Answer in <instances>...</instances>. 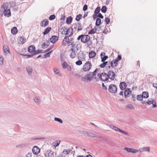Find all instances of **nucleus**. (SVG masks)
Here are the masks:
<instances>
[{
    "instance_id": "nucleus-1",
    "label": "nucleus",
    "mask_w": 157,
    "mask_h": 157,
    "mask_svg": "<svg viewBox=\"0 0 157 157\" xmlns=\"http://www.w3.org/2000/svg\"><path fill=\"white\" fill-rule=\"evenodd\" d=\"M9 5L7 3H5L2 5L0 9V12L2 14L4 13L5 16L8 17L11 16L10 10L8 9Z\"/></svg>"
},
{
    "instance_id": "nucleus-2",
    "label": "nucleus",
    "mask_w": 157,
    "mask_h": 157,
    "mask_svg": "<svg viewBox=\"0 0 157 157\" xmlns=\"http://www.w3.org/2000/svg\"><path fill=\"white\" fill-rule=\"evenodd\" d=\"M117 90V87L115 84H111L109 87V91L111 93H115Z\"/></svg>"
},
{
    "instance_id": "nucleus-3",
    "label": "nucleus",
    "mask_w": 157,
    "mask_h": 157,
    "mask_svg": "<svg viewBox=\"0 0 157 157\" xmlns=\"http://www.w3.org/2000/svg\"><path fill=\"white\" fill-rule=\"evenodd\" d=\"M92 66L91 63L90 62H87L83 65V69L85 71H89L90 70Z\"/></svg>"
},
{
    "instance_id": "nucleus-4",
    "label": "nucleus",
    "mask_w": 157,
    "mask_h": 157,
    "mask_svg": "<svg viewBox=\"0 0 157 157\" xmlns=\"http://www.w3.org/2000/svg\"><path fill=\"white\" fill-rule=\"evenodd\" d=\"M110 127L111 128H112V129L114 130H115V131L121 132L124 134L127 135V136L128 135H129L128 133L127 132L125 131H123V130H122L121 129L116 127L114 126L113 125H110Z\"/></svg>"
},
{
    "instance_id": "nucleus-5",
    "label": "nucleus",
    "mask_w": 157,
    "mask_h": 157,
    "mask_svg": "<svg viewBox=\"0 0 157 157\" xmlns=\"http://www.w3.org/2000/svg\"><path fill=\"white\" fill-rule=\"evenodd\" d=\"M90 39V36L88 35H82L81 42L84 43H86Z\"/></svg>"
},
{
    "instance_id": "nucleus-6",
    "label": "nucleus",
    "mask_w": 157,
    "mask_h": 157,
    "mask_svg": "<svg viewBox=\"0 0 157 157\" xmlns=\"http://www.w3.org/2000/svg\"><path fill=\"white\" fill-rule=\"evenodd\" d=\"M107 77L109 79L113 80L115 78V73L112 71H109L107 74Z\"/></svg>"
},
{
    "instance_id": "nucleus-7",
    "label": "nucleus",
    "mask_w": 157,
    "mask_h": 157,
    "mask_svg": "<svg viewBox=\"0 0 157 157\" xmlns=\"http://www.w3.org/2000/svg\"><path fill=\"white\" fill-rule=\"evenodd\" d=\"M99 78L102 81H105L108 80L107 74L105 73H102L100 75Z\"/></svg>"
},
{
    "instance_id": "nucleus-8",
    "label": "nucleus",
    "mask_w": 157,
    "mask_h": 157,
    "mask_svg": "<svg viewBox=\"0 0 157 157\" xmlns=\"http://www.w3.org/2000/svg\"><path fill=\"white\" fill-rule=\"evenodd\" d=\"M74 28L75 30L77 31L82 30L83 28L80 23L78 22L74 25Z\"/></svg>"
},
{
    "instance_id": "nucleus-9",
    "label": "nucleus",
    "mask_w": 157,
    "mask_h": 157,
    "mask_svg": "<svg viewBox=\"0 0 157 157\" xmlns=\"http://www.w3.org/2000/svg\"><path fill=\"white\" fill-rule=\"evenodd\" d=\"M132 92L130 89L127 88L124 91V95L125 98L128 97L131 94Z\"/></svg>"
},
{
    "instance_id": "nucleus-10",
    "label": "nucleus",
    "mask_w": 157,
    "mask_h": 157,
    "mask_svg": "<svg viewBox=\"0 0 157 157\" xmlns=\"http://www.w3.org/2000/svg\"><path fill=\"white\" fill-rule=\"evenodd\" d=\"M36 49V48L34 45H31L29 46L28 49V51L29 52L34 54Z\"/></svg>"
},
{
    "instance_id": "nucleus-11",
    "label": "nucleus",
    "mask_w": 157,
    "mask_h": 157,
    "mask_svg": "<svg viewBox=\"0 0 157 157\" xmlns=\"http://www.w3.org/2000/svg\"><path fill=\"white\" fill-rule=\"evenodd\" d=\"M40 148L36 146H34L32 149V151L35 154H37L40 152Z\"/></svg>"
},
{
    "instance_id": "nucleus-12",
    "label": "nucleus",
    "mask_w": 157,
    "mask_h": 157,
    "mask_svg": "<svg viewBox=\"0 0 157 157\" xmlns=\"http://www.w3.org/2000/svg\"><path fill=\"white\" fill-rule=\"evenodd\" d=\"M124 149L126 150L128 152H131L132 153H136L139 151V150H138L135 149L133 148L125 147Z\"/></svg>"
},
{
    "instance_id": "nucleus-13",
    "label": "nucleus",
    "mask_w": 157,
    "mask_h": 157,
    "mask_svg": "<svg viewBox=\"0 0 157 157\" xmlns=\"http://www.w3.org/2000/svg\"><path fill=\"white\" fill-rule=\"evenodd\" d=\"M58 39V37L56 36H53L50 38V41L53 43H55Z\"/></svg>"
},
{
    "instance_id": "nucleus-14",
    "label": "nucleus",
    "mask_w": 157,
    "mask_h": 157,
    "mask_svg": "<svg viewBox=\"0 0 157 157\" xmlns=\"http://www.w3.org/2000/svg\"><path fill=\"white\" fill-rule=\"evenodd\" d=\"M26 69L28 74L29 75H31L33 71V67L31 66H27L26 67Z\"/></svg>"
},
{
    "instance_id": "nucleus-15",
    "label": "nucleus",
    "mask_w": 157,
    "mask_h": 157,
    "mask_svg": "<svg viewBox=\"0 0 157 157\" xmlns=\"http://www.w3.org/2000/svg\"><path fill=\"white\" fill-rule=\"evenodd\" d=\"M48 20L47 19H44L41 22L40 25L42 27H45L48 25Z\"/></svg>"
},
{
    "instance_id": "nucleus-16",
    "label": "nucleus",
    "mask_w": 157,
    "mask_h": 157,
    "mask_svg": "<svg viewBox=\"0 0 157 157\" xmlns=\"http://www.w3.org/2000/svg\"><path fill=\"white\" fill-rule=\"evenodd\" d=\"M126 84L124 82H121L120 84V87L121 90H123L126 87Z\"/></svg>"
},
{
    "instance_id": "nucleus-17",
    "label": "nucleus",
    "mask_w": 157,
    "mask_h": 157,
    "mask_svg": "<svg viewBox=\"0 0 157 157\" xmlns=\"http://www.w3.org/2000/svg\"><path fill=\"white\" fill-rule=\"evenodd\" d=\"M105 53L104 52H101V61L102 62H104L108 58V56H104Z\"/></svg>"
},
{
    "instance_id": "nucleus-18",
    "label": "nucleus",
    "mask_w": 157,
    "mask_h": 157,
    "mask_svg": "<svg viewBox=\"0 0 157 157\" xmlns=\"http://www.w3.org/2000/svg\"><path fill=\"white\" fill-rule=\"evenodd\" d=\"M33 99L35 103L37 105H39L41 103V99L37 97H34Z\"/></svg>"
},
{
    "instance_id": "nucleus-19",
    "label": "nucleus",
    "mask_w": 157,
    "mask_h": 157,
    "mask_svg": "<svg viewBox=\"0 0 157 157\" xmlns=\"http://www.w3.org/2000/svg\"><path fill=\"white\" fill-rule=\"evenodd\" d=\"M139 151L140 152H142L144 151H150V149L149 147H144L142 148H140Z\"/></svg>"
},
{
    "instance_id": "nucleus-20",
    "label": "nucleus",
    "mask_w": 157,
    "mask_h": 157,
    "mask_svg": "<svg viewBox=\"0 0 157 157\" xmlns=\"http://www.w3.org/2000/svg\"><path fill=\"white\" fill-rule=\"evenodd\" d=\"M111 66L113 67H116L118 64V61L117 60H116L115 59H113L112 61L111 62Z\"/></svg>"
},
{
    "instance_id": "nucleus-21",
    "label": "nucleus",
    "mask_w": 157,
    "mask_h": 157,
    "mask_svg": "<svg viewBox=\"0 0 157 157\" xmlns=\"http://www.w3.org/2000/svg\"><path fill=\"white\" fill-rule=\"evenodd\" d=\"M95 52L93 51H92L89 53V56L90 58H92L96 56Z\"/></svg>"
},
{
    "instance_id": "nucleus-22",
    "label": "nucleus",
    "mask_w": 157,
    "mask_h": 157,
    "mask_svg": "<svg viewBox=\"0 0 157 157\" xmlns=\"http://www.w3.org/2000/svg\"><path fill=\"white\" fill-rule=\"evenodd\" d=\"M71 28H69L67 30V28H64L63 29V31L64 32H66V33H65L66 36H68L69 35V33L70 32V31L71 30Z\"/></svg>"
},
{
    "instance_id": "nucleus-23",
    "label": "nucleus",
    "mask_w": 157,
    "mask_h": 157,
    "mask_svg": "<svg viewBox=\"0 0 157 157\" xmlns=\"http://www.w3.org/2000/svg\"><path fill=\"white\" fill-rule=\"evenodd\" d=\"M82 80L84 82H86L87 81H90L91 80V78H90L88 77H86V76H85L84 77L82 78Z\"/></svg>"
},
{
    "instance_id": "nucleus-24",
    "label": "nucleus",
    "mask_w": 157,
    "mask_h": 157,
    "mask_svg": "<svg viewBox=\"0 0 157 157\" xmlns=\"http://www.w3.org/2000/svg\"><path fill=\"white\" fill-rule=\"evenodd\" d=\"M19 43L20 44H23L26 41V39L23 37H20L19 38Z\"/></svg>"
},
{
    "instance_id": "nucleus-25",
    "label": "nucleus",
    "mask_w": 157,
    "mask_h": 157,
    "mask_svg": "<svg viewBox=\"0 0 157 157\" xmlns=\"http://www.w3.org/2000/svg\"><path fill=\"white\" fill-rule=\"evenodd\" d=\"M11 32L13 34H16L17 32V28L16 27H13L11 30Z\"/></svg>"
},
{
    "instance_id": "nucleus-26",
    "label": "nucleus",
    "mask_w": 157,
    "mask_h": 157,
    "mask_svg": "<svg viewBox=\"0 0 157 157\" xmlns=\"http://www.w3.org/2000/svg\"><path fill=\"white\" fill-rule=\"evenodd\" d=\"M51 29V28L50 27H47L44 31L43 32V34L44 35H45L48 33Z\"/></svg>"
},
{
    "instance_id": "nucleus-27",
    "label": "nucleus",
    "mask_w": 157,
    "mask_h": 157,
    "mask_svg": "<svg viewBox=\"0 0 157 157\" xmlns=\"http://www.w3.org/2000/svg\"><path fill=\"white\" fill-rule=\"evenodd\" d=\"M71 151V150L70 149H64L62 153L64 155H68Z\"/></svg>"
},
{
    "instance_id": "nucleus-28",
    "label": "nucleus",
    "mask_w": 157,
    "mask_h": 157,
    "mask_svg": "<svg viewBox=\"0 0 157 157\" xmlns=\"http://www.w3.org/2000/svg\"><path fill=\"white\" fill-rule=\"evenodd\" d=\"M72 20V17L71 16H70L67 19L66 23L68 24H70L71 23Z\"/></svg>"
},
{
    "instance_id": "nucleus-29",
    "label": "nucleus",
    "mask_w": 157,
    "mask_h": 157,
    "mask_svg": "<svg viewBox=\"0 0 157 157\" xmlns=\"http://www.w3.org/2000/svg\"><path fill=\"white\" fill-rule=\"evenodd\" d=\"M71 50L72 51L70 55V57L71 58L73 59L75 57L76 54L75 52L73 51V49H72Z\"/></svg>"
},
{
    "instance_id": "nucleus-30",
    "label": "nucleus",
    "mask_w": 157,
    "mask_h": 157,
    "mask_svg": "<svg viewBox=\"0 0 157 157\" xmlns=\"http://www.w3.org/2000/svg\"><path fill=\"white\" fill-rule=\"evenodd\" d=\"M3 50L5 53L7 54L9 53V50L7 46L4 45L3 46Z\"/></svg>"
},
{
    "instance_id": "nucleus-31",
    "label": "nucleus",
    "mask_w": 157,
    "mask_h": 157,
    "mask_svg": "<svg viewBox=\"0 0 157 157\" xmlns=\"http://www.w3.org/2000/svg\"><path fill=\"white\" fill-rule=\"evenodd\" d=\"M101 23V19L99 18H97L96 19V26H99Z\"/></svg>"
},
{
    "instance_id": "nucleus-32",
    "label": "nucleus",
    "mask_w": 157,
    "mask_h": 157,
    "mask_svg": "<svg viewBox=\"0 0 157 157\" xmlns=\"http://www.w3.org/2000/svg\"><path fill=\"white\" fill-rule=\"evenodd\" d=\"M46 157H54V155L53 152L51 151L50 152L48 153V155H46Z\"/></svg>"
},
{
    "instance_id": "nucleus-33",
    "label": "nucleus",
    "mask_w": 157,
    "mask_h": 157,
    "mask_svg": "<svg viewBox=\"0 0 157 157\" xmlns=\"http://www.w3.org/2000/svg\"><path fill=\"white\" fill-rule=\"evenodd\" d=\"M49 44V42L48 41L46 42V43H44L42 44V48H47Z\"/></svg>"
},
{
    "instance_id": "nucleus-34",
    "label": "nucleus",
    "mask_w": 157,
    "mask_h": 157,
    "mask_svg": "<svg viewBox=\"0 0 157 157\" xmlns=\"http://www.w3.org/2000/svg\"><path fill=\"white\" fill-rule=\"evenodd\" d=\"M96 31V28H94L91 29L90 31H89L88 33L89 34H93L95 33Z\"/></svg>"
},
{
    "instance_id": "nucleus-35",
    "label": "nucleus",
    "mask_w": 157,
    "mask_h": 157,
    "mask_svg": "<svg viewBox=\"0 0 157 157\" xmlns=\"http://www.w3.org/2000/svg\"><path fill=\"white\" fill-rule=\"evenodd\" d=\"M63 68H66L68 66L67 63L65 61H63L61 62Z\"/></svg>"
},
{
    "instance_id": "nucleus-36",
    "label": "nucleus",
    "mask_w": 157,
    "mask_h": 157,
    "mask_svg": "<svg viewBox=\"0 0 157 157\" xmlns=\"http://www.w3.org/2000/svg\"><path fill=\"white\" fill-rule=\"evenodd\" d=\"M142 95L144 98H147L149 96L148 93L147 92H143Z\"/></svg>"
},
{
    "instance_id": "nucleus-37",
    "label": "nucleus",
    "mask_w": 157,
    "mask_h": 157,
    "mask_svg": "<svg viewBox=\"0 0 157 157\" xmlns=\"http://www.w3.org/2000/svg\"><path fill=\"white\" fill-rule=\"evenodd\" d=\"M87 136L90 137H95L97 136L95 134L90 132H89Z\"/></svg>"
},
{
    "instance_id": "nucleus-38",
    "label": "nucleus",
    "mask_w": 157,
    "mask_h": 157,
    "mask_svg": "<svg viewBox=\"0 0 157 157\" xmlns=\"http://www.w3.org/2000/svg\"><path fill=\"white\" fill-rule=\"evenodd\" d=\"M26 144H21L16 145V147L17 148H21L24 147L25 146Z\"/></svg>"
},
{
    "instance_id": "nucleus-39",
    "label": "nucleus",
    "mask_w": 157,
    "mask_h": 157,
    "mask_svg": "<svg viewBox=\"0 0 157 157\" xmlns=\"http://www.w3.org/2000/svg\"><path fill=\"white\" fill-rule=\"evenodd\" d=\"M107 10V8L105 6H103L101 10V11L103 13H105Z\"/></svg>"
},
{
    "instance_id": "nucleus-40",
    "label": "nucleus",
    "mask_w": 157,
    "mask_h": 157,
    "mask_svg": "<svg viewBox=\"0 0 157 157\" xmlns=\"http://www.w3.org/2000/svg\"><path fill=\"white\" fill-rule=\"evenodd\" d=\"M100 10V7H97L94 11V13L95 14L98 13Z\"/></svg>"
},
{
    "instance_id": "nucleus-41",
    "label": "nucleus",
    "mask_w": 157,
    "mask_h": 157,
    "mask_svg": "<svg viewBox=\"0 0 157 157\" xmlns=\"http://www.w3.org/2000/svg\"><path fill=\"white\" fill-rule=\"evenodd\" d=\"M69 37H70V36H66L64 37L63 41H65L67 42H68L70 40V38H69Z\"/></svg>"
},
{
    "instance_id": "nucleus-42",
    "label": "nucleus",
    "mask_w": 157,
    "mask_h": 157,
    "mask_svg": "<svg viewBox=\"0 0 157 157\" xmlns=\"http://www.w3.org/2000/svg\"><path fill=\"white\" fill-rule=\"evenodd\" d=\"M55 121H57L61 123H62L63 122V121L60 118H59L55 117L54 118Z\"/></svg>"
},
{
    "instance_id": "nucleus-43",
    "label": "nucleus",
    "mask_w": 157,
    "mask_h": 157,
    "mask_svg": "<svg viewBox=\"0 0 157 157\" xmlns=\"http://www.w3.org/2000/svg\"><path fill=\"white\" fill-rule=\"evenodd\" d=\"M72 74L73 75L76 76V77H81V75H80L78 73L76 72H72Z\"/></svg>"
},
{
    "instance_id": "nucleus-44",
    "label": "nucleus",
    "mask_w": 157,
    "mask_h": 157,
    "mask_svg": "<svg viewBox=\"0 0 157 157\" xmlns=\"http://www.w3.org/2000/svg\"><path fill=\"white\" fill-rule=\"evenodd\" d=\"M82 17V15L81 14H79L77 16L75 20L77 21H78L80 20L81 17Z\"/></svg>"
},
{
    "instance_id": "nucleus-45",
    "label": "nucleus",
    "mask_w": 157,
    "mask_h": 157,
    "mask_svg": "<svg viewBox=\"0 0 157 157\" xmlns=\"http://www.w3.org/2000/svg\"><path fill=\"white\" fill-rule=\"evenodd\" d=\"M103 63L100 64V67L101 68L104 67L106 65L108 62L107 61L103 62Z\"/></svg>"
},
{
    "instance_id": "nucleus-46",
    "label": "nucleus",
    "mask_w": 157,
    "mask_h": 157,
    "mask_svg": "<svg viewBox=\"0 0 157 157\" xmlns=\"http://www.w3.org/2000/svg\"><path fill=\"white\" fill-rule=\"evenodd\" d=\"M3 64V57L0 56V65L2 66Z\"/></svg>"
},
{
    "instance_id": "nucleus-47",
    "label": "nucleus",
    "mask_w": 157,
    "mask_h": 157,
    "mask_svg": "<svg viewBox=\"0 0 157 157\" xmlns=\"http://www.w3.org/2000/svg\"><path fill=\"white\" fill-rule=\"evenodd\" d=\"M143 98H144V97H143L142 95H138L137 96V99L139 101H142L143 99Z\"/></svg>"
},
{
    "instance_id": "nucleus-48",
    "label": "nucleus",
    "mask_w": 157,
    "mask_h": 157,
    "mask_svg": "<svg viewBox=\"0 0 157 157\" xmlns=\"http://www.w3.org/2000/svg\"><path fill=\"white\" fill-rule=\"evenodd\" d=\"M97 71V69H96L95 70L92 72H90L91 74V76L92 78H93L94 76L96 75V72Z\"/></svg>"
},
{
    "instance_id": "nucleus-49",
    "label": "nucleus",
    "mask_w": 157,
    "mask_h": 157,
    "mask_svg": "<svg viewBox=\"0 0 157 157\" xmlns=\"http://www.w3.org/2000/svg\"><path fill=\"white\" fill-rule=\"evenodd\" d=\"M56 16L54 14L51 15L49 18L50 20H52L55 19Z\"/></svg>"
},
{
    "instance_id": "nucleus-50",
    "label": "nucleus",
    "mask_w": 157,
    "mask_h": 157,
    "mask_svg": "<svg viewBox=\"0 0 157 157\" xmlns=\"http://www.w3.org/2000/svg\"><path fill=\"white\" fill-rule=\"evenodd\" d=\"M126 107L128 109H134V108L133 106L131 104L128 105L126 106Z\"/></svg>"
},
{
    "instance_id": "nucleus-51",
    "label": "nucleus",
    "mask_w": 157,
    "mask_h": 157,
    "mask_svg": "<svg viewBox=\"0 0 157 157\" xmlns=\"http://www.w3.org/2000/svg\"><path fill=\"white\" fill-rule=\"evenodd\" d=\"M52 52V51H50L49 52L45 53L44 54V58H46V57L48 56H50V54Z\"/></svg>"
},
{
    "instance_id": "nucleus-52",
    "label": "nucleus",
    "mask_w": 157,
    "mask_h": 157,
    "mask_svg": "<svg viewBox=\"0 0 157 157\" xmlns=\"http://www.w3.org/2000/svg\"><path fill=\"white\" fill-rule=\"evenodd\" d=\"M54 71L57 74H59V71L58 68H54Z\"/></svg>"
},
{
    "instance_id": "nucleus-53",
    "label": "nucleus",
    "mask_w": 157,
    "mask_h": 157,
    "mask_svg": "<svg viewBox=\"0 0 157 157\" xmlns=\"http://www.w3.org/2000/svg\"><path fill=\"white\" fill-rule=\"evenodd\" d=\"M60 141H59V142H58V141L57 140H56L55 142V144L54 145V146L55 147H57V146H58L59 145V144H60Z\"/></svg>"
},
{
    "instance_id": "nucleus-54",
    "label": "nucleus",
    "mask_w": 157,
    "mask_h": 157,
    "mask_svg": "<svg viewBox=\"0 0 157 157\" xmlns=\"http://www.w3.org/2000/svg\"><path fill=\"white\" fill-rule=\"evenodd\" d=\"M75 63L77 65H80L82 64V63L81 60H78L75 62Z\"/></svg>"
},
{
    "instance_id": "nucleus-55",
    "label": "nucleus",
    "mask_w": 157,
    "mask_h": 157,
    "mask_svg": "<svg viewBox=\"0 0 157 157\" xmlns=\"http://www.w3.org/2000/svg\"><path fill=\"white\" fill-rule=\"evenodd\" d=\"M105 21L106 22V24H109L110 22L109 18L108 17H106L105 18Z\"/></svg>"
},
{
    "instance_id": "nucleus-56",
    "label": "nucleus",
    "mask_w": 157,
    "mask_h": 157,
    "mask_svg": "<svg viewBox=\"0 0 157 157\" xmlns=\"http://www.w3.org/2000/svg\"><path fill=\"white\" fill-rule=\"evenodd\" d=\"M10 5L11 7H12L13 6H15L16 5V3L15 1H12L10 3Z\"/></svg>"
},
{
    "instance_id": "nucleus-57",
    "label": "nucleus",
    "mask_w": 157,
    "mask_h": 157,
    "mask_svg": "<svg viewBox=\"0 0 157 157\" xmlns=\"http://www.w3.org/2000/svg\"><path fill=\"white\" fill-rule=\"evenodd\" d=\"M42 51L41 50H37V51H36V50L35 51V52L34 53V54H38L40 53H41L42 52Z\"/></svg>"
},
{
    "instance_id": "nucleus-58",
    "label": "nucleus",
    "mask_w": 157,
    "mask_h": 157,
    "mask_svg": "<svg viewBox=\"0 0 157 157\" xmlns=\"http://www.w3.org/2000/svg\"><path fill=\"white\" fill-rule=\"evenodd\" d=\"M71 30L70 31V32H69V34L68 35L69 36H71L73 34V29L72 28H71Z\"/></svg>"
},
{
    "instance_id": "nucleus-59",
    "label": "nucleus",
    "mask_w": 157,
    "mask_h": 157,
    "mask_svg": "<svg viewBox=\"0 0 157 157\" xmlns=\"http://www.w3.org/2000/svg\"><path fill=\"white\" fill-rule=\"evenodd\" d=\"M87 7H88V6H87V5H84V6H83V10L84 11H86L87 9Z\"/></svg>"
},
{
    "instance_id": "nucleus-60",
    "label": "nucleus",
    "mask_w": 157,
    "mask_h": 157,
    "mask_svg": "<svg viewBox=\"0 0 157 157\" xmlns=\"http://www.w3.org/2000/svg\"><path fill=\"white\" fill-rule=\"evenodd\" d=\"M86 76L87 77H89L90 78H91V80H92V76H91V73H90V72L89 73L87 74H86Z\"/></svg>"
},
{
    "instance_id": "nucleus-61",
    "label": "nucleus",
    "mask_w": 157,
    "mask_h": 157,
    "mask_svg": "<svg viewBox=\"0 0 157 157\" xmlns=\"http://www.w3.org/2000/svg\"><path fill=\"white\" fill-rule=\"evenodd\" d=\"M98 17L101 18L103 19V15L101 14V13H99L98 15H97Z\"/></svg>"
},
{
    "instance_id": "nucleus-62",
    "label": "nucleus",
    "mask_w": 157,
    "mask_h": 157,
    "mask_svg": "<svg viewBox=\"0 0 157 157\" xmlns=\"http://www.w3.org/2000/svg\"><path fill=\"white\" fill-rule=\"evenodd\" d=\"M121 59V57L120 55H118L117 59H115L116 60H117V61L119 60H120Z\"/></svg>"
},
{
    "instance_id": "nucleus-63",
    "label": "nucleus",
    "mask_w": 157,
    "mask_h": 157,
    "mask_svg": "<svg viewBox=\"0 0 157 157\" xmlns=\"http://www.w3.org/2000/svg\"><path fill=\"white\" fill-rule=\"evenodd\" d=\"M67 69L69 71H71V66L68 65L67 67Z\"/></svg>"
},
{
    "instance_id": "nucleus-64",
    "label": "nucleus",
    "mask_w": 157,
    "mask_h": 157,
    "mask_svg": "<svg viewBox=\"0 0 157 157\" xmlns=\"http://www.w3.org/2000/svg\"><path fill=\"white\" fill-rule=\"evenodd\" d=\"M26 157H32V153H28L26 155Z\"/></svg>"
}]
</instances>
